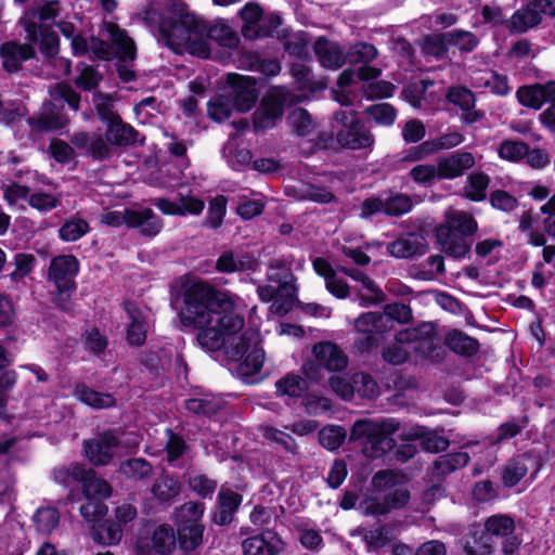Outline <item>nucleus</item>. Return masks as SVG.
Segmentation results:
<instances>
[{"label":"nucleus","mask_w":555,"mask_h":555,"mask_svg":"<svg viewBox=\"0 0 555 555\" xmlns=\"http://www.w3.org/2000/svg\"><path fill=\"white\" fill-rule=\"evenodd\" d=\"M233 296L204 281H195L183 288V308L179 318L184 326L197 330L199 347L222 345L245 325L244 318L234 312Z\"/></svg>","instance_id":"1"},{"label":"nucleus","mask_w":555,"mask_h":555,"mask_svg":"<svg viewBox=\"0 0 555 555\" xmlns=\"http://www.w3.org/2000/svg\"><path fill=\"white\" fill-rule=\"evenodd\" d=\"M478 231V222L467 211L453 210L447 212L443 223L435 231V237L441 250L449 257L461 259L470 251V243L465 238Z\"/></svg>","instance_id":"2"},{"label":"nucleus","mask_w":555,"mask_h":555,"mask_svg":"<svg viewBox=\"0 0 555 555\" xmlns=\"http://www.w3.org/2000/svg\"><path fill=\"white\" fill-rule=\"evenodd\" d=\"M400 429V422L386 418L382 422L358 420L350 428V441H361L363 453L371 459H379L391 452L397 442L392 435Z\"/></svg>","instance_id":"3"},{"label":"nucleus","mask_w":555,"mask_h":555,"mask_svg":"<svg viewBox=\"0 0 555 555\" xmlns=\"http://www.w3.org/2000/svg\"><path fill=\"white\" fill-rule=\"evenodd\" d=\"M157 30L170 50L180 52L190 36L201 35L205 29L202 20L190 13L185 3L179 2L172 12L159 16Z\"/></svg>","instance_id":"4"},{"label":"nucleus","mask_w":555,"mask_h":555,"mask_svg":"<svg viewBox=\"0 0 555 555\" xmlns=\"http://www.w3.org/2000/svg\"><path fill=\"white\" fill-rule=\"evenodd\" d=\"M55 482L64 488L72 485H81L85 491V499L102 501L112 495L113 488L108 481L99 478L92 467L85 464L72 462L68 466H62L53 470Z\"/></svg>","instance_id":"5"},{"label":"nucleus","mask_w":555,"mask_h":555,"mask_svg":"<svg viewBox=\"0 0 555 555\" xmlns=\"http://www.w3.org/2000/svg\"><path fill=\"white\" fill-rule=\"evenodd\" d=\"M104 29L109 36V42L100 37H90V50L100 61L133 63L137 60V46L128 31L113 22H105Z\"/></svg>","instance_id":"6"},{"label":"nucleus","mask_w":555,"mask_h":555,"mask_svg":"<svg viewBox=\"0 0 555 555\" xmlns=\"http://www.w3.org/2000/svg\"><path fill=\"white\" fill-rule=\"evenodd\" d=\"M289 99L291 93L283 88H270L251 115L254 132L258 134L275 128L283 119Z\"/></svg>","instance_id":"7"},{"label":"nucleus","mask_w":555,"mask_h":555,"mask_svg":"<svg viewBox=\"0 0 555 555\" xmlns=\"http://www.w3.org/2000/svg\"><path fill=\"white\" fill-rule=\"evenodd\" d=\"M392 323L379 311L362 312L353 322L356 333L352 347H385L386 335Z\"/></svg>","instance_id":"8"},{"label":"nucleus","mask_w":555,"mask_h":555,"mask_svg":"<svg viewBox=\"0 0 555 555\" xmlns=\"http://www.w3.org/2000/svg\"><path fill=\"white\" fill-rule=\"evenodd\" d=\"M120 436L116 429L107 428L93 438L82 441L83 455L94 467H104L112 463L116 450L120 448Z\"/></svg>","instance_id":"9"},{"label":"nucleus","mask_w":555,"mask_h":555,"mask_svg":"<svg viewBox=\"0 0 555 555\" xmlns=\"http://www.w3.org/2000/svg\"><path fill=\"white\" fill-rule=\"evenodd\" d=\"M210 357L214 353L223 352L230 369L235 370L244 380L260 373L264 360V349H206Z\"/></svg>","instance_id":"10"},{"label":"nucleus","mask_w":555,"mask_h":555,"mask_svg":"<svg viewBox=\"0 0 555 555\" xmlns=\"http://www.w3.org/2000/svg\"><path fill=\"white\" fill-rule=\"evenodd\" d=\"M18 25L25 30L28 43L39 44V52L46 60L50 61L59 55L60 37L51 25L36 23L29 17L20 18Z\"/></svg>","instance_id":"11"},{"label":"nucleus","mask_w":555,"mask_h":555,"mask_svg":"<svg viewBox=\"0 0 555 555\" xmlns=\"http://www.w3.org/2000/svg\"><path fill=\"white\" fill-rule=\"evenodd\" d=\"M314 356L313 360H307L302 364V373L306 378L312 382H319L323 375L322 371L341 372L349 362L348 356L344 349H311Z\"/></svg>","instance_id":"12"},{"label":"nucleus","mask_w":555,"mask_h":555,"mask_svg":"<svg viewBox=\"0 0 555 555\" xmlns=\"http://www.w3.org/2000/svg\"><path fill=\"white\" fill-rule=\"evenodd\" d=\"M227 83L232 90L229 95L234 108L240 113L249 112L259 99V88L256 78L241 74H229Z\"/></svg>","instance_id":"13"},{"label":"nucleus","mask_w":555,"mask_h":555,"mask_svg":"<svg viewBox=\"0 0 555 555\" xmlns=\"http://www.w3.org/2000/svg\"><path fill=\"white\" fill-rule=\"evenodd\" d=\"M37 57L34 46L28 42L8 40L0 44L2 69L8 74H16L23 68V63Z\"/></svg>","instance_id":"14"},{"label":"nucleus","mask_w":555,"mask_h":555,"mask_svg":"<svg viewBox=\"0 0 555 555\" xmlns=\"http://www.w3.org/2000/svg\"><path fill=\"white\" fill-rule=\"evenodd\" d=\"M44 111L37 116L27 118V124L34 133H46L52 131L63 130L68 126V118L62 114L63 107H57L51 101L43 104Z\"/></svg>","instance_id":"15"},{"label":"nucleus","mask_w":555,"mask_h":555,"mask_svg":"<svg viewBox=\"0 0 555 555\" xmlns=\"http://www.w3.org/2000/svg\"><path fill=\"white\" fill-rule=\"evenodd\" d=\"M428 243L422 234L406 233L387 245V251L397 259H412L425 255Z\"/></svg>","instance_id":"16"},{"label":"nucleus","mask_w":555,"mask_h":555,"mask_svg":"<svg viewBox=\"0 0 555 555\" xmlns=\"http://www.w3.org/2000/svg\"><path fill=\"white\" fill-rule=\"evenodd\" d=\"M80 263L76 256L72 254L54 256L50 260L47 279L54 286L76 283L75 278L78 275Z\"/></svg>","instance_id":"17"},{"label":"nucleus","mask_w":555,"mask_h":555,"mask_svg":"<svg viewBox=\"0 0 555 555\" xmlns=\"http://www.w3.org/2000/svg\"><path fill=\"white\" fill-rule=\"evenodd\" d=\"M440 180H453L462 177L466 170L476 164L473 153L467 151H455L450 155L440 157L437 160Z\"/></svg>","instance_id":"18"},{"label":"nucleus","mask_w":555,"mask_h":555,"mask_svg":"<svg viewBox=\"0 0 555 555\" xmlns=\"http://www.w3.org/2000/svg\"><path fill=\"white\" fill-rule=\"evenodd\" d=\"M518 102L528 108L540 109L555 96V80L521 86L516 91Z\"/></svg>","instance_id":"19"},{"label":"nucleus","mask_w":555,"mask_h":555,"mask_svg":"<svg viewBox=\"0 0 555 555\" xmlns=\"http://www.w3.org/2000/svg\"><path fill=\"white\" fill-rule=\"evenodd\" d=\"M243 495L232 489H222L217 495V509L211 515V521L220 527L229 526L240 509Z\"/></svg>","instance_id":"20"},{"label":"nucleus","mask_w":555,"mask_h":555,"mask_svg":"<svg viewBox=\"0 0 555 555\" xmlns=\"http://www.w3.org/2000/svg\"><path fill=\"white\" fill-rule=\"evenodd\" d=\"M104 137L111 145L118 147L143 146L145 144V137L122 119L116 122V126L106 129Z\"/></svg>","instance_id":"21"},{"label":"nucleus","mask_w":555,"mask_h":555,"mask_svg":"<svg viewBox=\"0 0 555 555\" xmlns=\"http://www.w3.org/2000/svg\"><path fill=\"white\" fill-rule=\"evenodd\" d=\"M336 141L343 149L362 150L373 146L375 139L361 120L358 126L350 129H339L336 132Z\"/></svg>","instance_id":"22"},{"label":"nucleus","mask_w":555,"mask_h":555,"mask_svg":"<svg viewBox=\"0 0 555 555\" xmlns=\"http://www.w3.org/2000/svg\"><path fill=\"white\" fill-rule=\"evenodd\" d=\"M437 336L438 324L433 321H422L415 326L397 332L395 335V340L399 345L413 344L417 341H429L428 347H435L433 343Z\"/></svg>","instance_id":"23"},{"label":"nucleus","mask_w":555,"mask_h":555,"mask_svg":"<svg viewBox=\"0 0 555 555\" xmlns=\"http://www.w3.org/2000/svg\"><path fill=\"white\" fill-rule=\"evenodd\" d=\"M177 540L179 547L184 552H192L203 543L205 527L194 519L177 520Z\"/></svg>","instance_id":"24"},{"label":"nucleus","mask_w":555,"mask_h":555,"mask_svg":"<svg viewBox=\"0 0 555 555\" xmlns=\"http://www.w3.org/2000/svg\"><path fill=\"white\" fill-rule=\"evenodd\" d=\"M256 266V258L248 253L236 257L232 250H224L217 258L215 269L219 273H235L255 270Z\"/></svg>","instance_id":"25"},{"label":"nucleus","mask_w":555,"mask_h":555,"mask_svg":"<svg viewBox=\"0 0 555 555\" xmlns=\"http://www.w3.org/2000/svg\"><path fill=\"white\" fill-rule=\"evenodd\" d=\"M73 395L81 403L95 410L109 409L116 405L114 395L96 391L85 383H77L74 387Z\"/></svg>","instance_id":"26"},{"label":"nucleus","mask_w":555,"mask_h":555,"mask_svg":"<svg viewBox=\"0 0 555 555\" xmlns=\"http://www.w3.org/2000/svg\"><path fill=\"white\" fill-rule=\"evenodd\" d=\"M90 535L100 545H116L122 537V528L109 518H101L91 526Z\"/></svg>","instance_id":"27"},{"label":"nucleus","mask_w":555,"mask_h":555,"mask_svg":"<svg viewBox=\"0 0 555 555\" xmlns=\"http://www.w3.org/2000/svg\"><path fill=\"white\" fill-rule=\"evenodd\" d=\"M313 51L322 66L331 69H338L345 64V55L338 46L332 44L326 37H319Z\"/></svg>","instance_id":"28"},{"label":"nucleus","mask_w":555,"mask_h":555,"mask_svg":"<svg viewBox=\"0 0 555 555\" xmlns=\"http://www.w3.org/2000/svg\"><path fill=\"white\" fill-rule=\"evenodd\" d=\"M181 491V482L177 476L163 473L154 481L151 492L160 503H171Z\"/></svg>","instance_id":"29"},{"label":"nucleus","mask_w":555,"mask_h":555,"mask_svg":"<svg viewBox=\"0 0 555 555\" xmlns=\"http://www.w3.org/2000/svg\"><path fill=\"white\" fill-rule=\"evenodd\" d=\"M166 349L154 351L150 349L144 352L141 365L151 374L157 386L164 385V376L170 365V359L165 354Z\"/></svg>","instance_id":"30"},{"label":"nucleus","mask_w":555,"mask_h":555,"mask_svg":"<svg viewBox=\"0 0 555 555\" xmlns=\"http://www.w3.org/2000/svg\"><path fill=\"white\" fill-rule=\"evenodd\" d=\"M529 416L524 414L500 424L495 433L489 436V443L491 446H499L517 437L529 425Z\"/></svg>","instance_id":"31"},{"label":"nucleus","mask_w":555,"mask_h":555,"mask_svg":"<svg viewBox=\"0 0 555 555\" xmlns=\"http://www.w3.org/2000/svg\"><path fill=\"white\" fill-rule=\"evenodd\" d=\"M117 473L127 480L143 481L152 477L153 465L144 457L121 461Z\"/></svg>","instance_id":"32"},{"label":"nucleus","mask_w":555,"mask_h":555,"mask_svg":"<svg viewBox=\"0 0 555 555\" xmlns=\"http://www.w3.org/2000/svg\"><path fill=\"white\" fill-rule=\"evenodd\" d=\"M533 4L534 1H531L527 7L514 12L509 25L512 33L524 34L541 23L542 16L539 15V10Z\"/></svg>","instance_id":"33"},{"label":"nucleus","mask_w":555,"mask_h":555,"mask_svg":"<svg viewBox=\"0 0 555 555\" xmlns=\"http://www.w3.org/2000/svg\"><path fill=\"white\" fill-rule=\"evenodd\" d=\"M308 388L307 380L295 373H287L275 382V395L278 397L298 399L307 392Z\"/></svg>","instance_id":"34"},{"label":"nucleus","mask_w":555,"mask_h":555,"mask_svg":"<svg viewBox=\"0 0 555 555\" xmlns=\"http://www.w3.org/2000/svg\"><path fill=\"white\" fill-rule=\"evenodd\" d=\"M276 534L267 532L266 534H256L245 539L242 542L244 555H278L280 550L272 543Z\"/></svg>","instance_id":"35"},{"label":"nucleus","mask_w":555,"mask_h":555,"mask_svg":"<svg viewBox=\"0 0 555 555\" xmlns=\"http://www.w3.org/2000/svg\"><path fill=\"white\" fill-rule=\"evenodd\" d=\"M491 179L483 171H475L467 176L466 185L464 186V197L470 202H483L487 198V190Z\"/></svg>","instance_id":"36"},{"label":"nucleus","mask_w":555,"mask_h":555,"mask_svg":"<svg viewBox=\"0 0 555 555\" xmlns=\"http://www.w3.org/2000/svg\"><path fill=\"white\" fill-rule=\"evenodd\" d=\"M448 46L449 31L424 35L420 42L422 53L426 56H433L438 61L447 56Z\"/></svg>","instance_id":"37"},{"label":"nucleus","mask_w":555,"mask_h":555,"mask_svg":"<svg viewBox=\"0 0 555 555\" xmlns=\"http://www.w3.org/2000/svg\"><path fill=\"white\" fill-rule=\"evenodd\" d=\"M89 222L78 215L64 220L59 229V238L63 242L72 243L80 240L90 232Z\"/></svg>","instance_id":"38"},{"label":"nucleus","mask_w":555,"mask_h":555,"mask_svg":"<svg viewBox=\"0 0 555 555\" xmlns=\"http://www.w3.org/2000/svg\"><path fill=\"white\" fill-rule=\"evenodd\" d=\"M470 457L466 452H453L439 455L433 463L438 476H447L462 467H465Z\"/></svg>","instance_id":"39"},{"label":"nucleus","mask_w":555,"mask_h":555,"mask_svg":"<svg viewBox=\"0 0 555 555\" xmlns=\"http://www.w3.org/2000/svg\"><path fill=\"white\" fill-rule=\"evenodd\" d=\"M178 543L177 532L170 525L158 526L152 537V544L155 552L159 555H169Z\"/></svg>","instance_id":"40"},{"label":"nucleus","mask_w":555,"mask_h":555,"mask_svg":"<svg viewBox=\"0 0 555 555\" xmlns=\"http://www.w3.org/2000/svg\"><path fill=\"white\" fill-rule=\"evenodd\" d=\"M202 25L204 26L203 34H206L208 39L216 41L219 46L233 49L236 48L240 43V38L228 25H212L208 26L204 21H202Z\"/></svg>","instance_id":"41"},{"label":"nucleus","mask_w":555,"mask_h":555,"mask_svg":"<svg viewBox=\"0 0 555 555\" xmlns=\"http://www.w3.org/2000/svg\"><path fill=\"white\" fill-rule=\"evenodd\" d=\"M485 532L491 535L503 538L511 534L516 530V525L513 516L509 514H494L485 520Z\"/></svg>","instance_id":"42"},{"label":"nucleus","mask_w":555,"mask_h":555,"mask_svg":"<svg viewBox=\"0 0 555 555\" xmlns=\"http://www.w3.org/2000/svg\"><path fill=\"white\" fill-rule=\"evenodd\" d=\"M463 550L465 555H491V538L485 530H473L467 537Z\"/></svg>","instance_id":"43"},{"label":"nucleus","mask_w":555,"mask_h":555,"mask_svg":"<svg viewBox=\"0 0 555 555\" xmlns=\"http://www.w3.org/2000/svg\"><path fill=\"white\" fill-rule=\"evenodd\" d=\"M60 517L56 507H39L33 516V521L38 532L50 534L59 526Z\"/></svg>","instance_id":"44"},{"label":"nucleus","mask_w":555,"mask_h":555,"mask_svg":"<svg viewBox=\"0 0 555 555\" xmlns=\"http://www.w3.org/2000/svg\"><path fill=\"white\" fill-rule=\"evenodd\" d=\"M353 393L357 392L361 398L375 399L380 390L377 382L370 373L357 372L351 377Z\"/></svg>","instance_id":"45"},{"label":"nucleus","mask_w":555,"mask_h":555,"mask_svg":"<svg viewBox=\"0 0 555 555\" xmlns=\"http://www.w3.org/2000/svg\"><path fill=\"white\" fill-rule=\"evenodd\" d=\"M184 406L190 413L211 418L221 411L223 403L217 399L190 398Z\"/></svg>","instance_id":"46"},{"label":"nucleus","mask_w":555,"mask_h":555,"mask_svg":"<svg viewBox=\"0 0 555 555\" xmlns=\"http://www.w3.org/2000/svg\"><path fill=\"white\" fill-rule=\"evenodd\" d=\"M529 152V144L521 140H503L498 149L500 158L511 163H519L525 159Z\"/></svg>","instance_id":"47"},{"label":"nucleus","mask_w":555,"mask_h":555,"mask_svg":"<svg viewBox=\"0 0 555 555\" xmlns=\"http://www.w3.org/2000/svg\"><path fill=\"white\" fill-rule=\"evenodd\" d=\"M346 436L347 431L343 426L328 425L319 430L318 439L324 449L336 451L343 446Z\"/></svg>","instance_id":"48"},{"label":"nucleus","mask_w":555,"mask_h":555,"mask_svg":"<svg viewBox=\"0 0 555 555\" xmlns=\"http://www.w3.org/2000/svg\"><path fill=\"white\" fill-rule=\"evenodd\" d=\"M94 98L101 100L95 104V111L100 121L106 126V129L116 126V122H119L122 118L113 109L111 95L98 92L94 94Z\"/></svg>","instance_id":"49"},{"label":"nucleus","mask_w":555,"mask_h":555,"mask_svg":"<svg viewBox=\"0 0 555 555\" xmlns=\"http://www.w3.org/2000/svg\"><path fill=\"white\" fill-rule=\"evenodd\" d=\"M229 95L218 94L207 103V114L209 118L217 122L227 120L234 108Z\"/></svg>","instance_id":"50"},{"label":"nucleus","mask_w":555,"mask_h":555,"mask_svg":"<svg viewBox=\"0 0 555 555\" xmlns=\"http://www.w3.org/2000/svg\"><path fill=\"white\" fill-rule=\"evenodd\" d=\"M77 68L80 70L75 78L76 87L83 91H92L100 86L103 75L96 68L82 62L78 63Z\"/></svg>","instance_id":"51"},{"label":"nucleus","mask_w":555,"mask_h":555,"mask_svg":"<svg viewBox=\"0 0 555 555\" xmlns=\"http://www.w3.org/2000/svg\"><path fill=\"white\" fill-rule=\"evenodd\" d=\"M167 441L165 444L166 457L169 463H175L180 460L189 450L185 439L173 431L172 428L165 430Z\"/></svg>","instance_id":"52"},{"label":"nucleus","mask_w":555,"mask_h":555,"mask_svg":"<svg viewBox=\"0 0 555 555\" xmlns=\"http://www.w3.org/2000/svg\"><path fill=\"white\" fill-rule=\"evenodd\" d=\"M364 113L372 117L377 125L390 127L397 118V109L390 103L383 102L365 107Z\"/></svg>","instance_id":"53"},{"label":"nucleus","mask_w":555,"mask_h":555,"mask_svg":"<svg viewBox=\"0 0 555 555\" xmlns=\"http://www.w3.org/2000/svg\"><path fill=\"white\" fill-rule=\"evenodd\" d=\"M77 289V283L70 284H61L60 286H55V291L51 294V302L61 311L73 314L74 313V302L72 300V295Z\"/></svg>","instance_id":"54"},{"label":"nucleus","mask_w":555,"mask_h":555,"mask_svg":"<svg viewBox=\"0 0 555 555\" xmlns=\"http://www.w3.org/2000/svg\"><path fill=\"white\" fill-rule=\"evenodd\" d=\"M261 343V334L255 327L242 328L240 332L229 337V341L222 345L219 340L217 347H258Z\"/></svg>","instance_id":"55"},{"label":"nucleus","mask_w":555,"mask_h":555,"mask_svg":"<svg viewBox=\"0 0 555 555\" xmlns=\"http://www.w3.org/2000/svg\"><path fill=\"white\" fill-rule=\"evenodd\" d=\"M130 323L126 328V339L130 346L142 347L147 335V323L141 315L130 314Z\"/></svg>","instance_id":"56"},{"label":"nucleus","mask_w":555,"mask_h":555,"mask_svg":"<svg viewBox=\"0 0 555 555\" xmlns=\"http://www.w3.org/2000/svg\"><path fill=\"white\" fill-rule=\"evenodd\" d=\"M188 486L201 499L211 500L217 490L218 482L205 474H196L189 477Z\"/></svg>","instance_id":"57"},{"label":"nucleus","mask_w":555,"mask_h":555,"mask_svg":"<svg viewBox=\"0 0 555 555\" xmlns=\"http://www.w3.org/2000/svg\"><path fill=\"white\" fill-rule=\"evenodd\" d=\"M227 203L224 195H217L209 202L207 217L204 221L205 227L216 230L222 225L227 214Z\"/></svg>","instance_id":"58"},{"label":"nucleus","mask_w":555,"mask_h":555,"mask_svg":"<svg viewBox=\"0 0 555 555\" xmlns=\"http://www.w3.org/2000/svg\"><path fill=\"white\" fill-rule=\"evenodd\" d=\"M413 208L412 197L404 193H396L385 199V215L387 217H401Z\"/></svg>","instance_id":"59"},{"label":"nucleus","mask_w":555,"mask_h":555,"mask_svg":"<svg viewBox=\"0 0 555 555\" xmlns=\"http://www.w3.org/2000/svg\"><path fill=\"white\" fill-rule=\"evenodd\" d=\"M447 99L450 103L459 106L462 112L472 111L476 106L475 93L464 86L449 88Z\"/></svg>","instance_id":"60"},{"label":"nucleus","mask_w":555,"mask_h":555,"mask_svg":"<svg viewBox=\"0 0 555 555\" xmlns=\"http://www.w3.org/2000/svg\"><path fill=\"white\" fill-rule=\"evenodd\" d=\"M12 362L9 349H0V391L10 392L17 383V373L9 369Z\"/></svg>","instance_id":"61"},{"label":"nucleus","mask_w":555,"mask_h":555,"mask_svg":"<svg viewBox=\"0 0 555 555\" xmlns=\"http://www.w3.org/2000/svg\"><path fill=\"white\" fill-rule=\"evenodd\" d=\"M449 44L457 47L462 53H470L478 47L479 40L472 31L454 29L449 31Z\"/></svg>","instance_id":"62"},{"label":"nucleus","mask_w":555,"mask_h":555,"mask_svg":"<svg viewBox=\"0 0 555 555\" xmlns=\"http://www.w3.org/2000/svg\"><path fill=\"white\" fill-rule=\"evenodd\" d=\"M49 153L51 157L61 165H66L76 158L74 147L66 141L59 138L50 140Z\"/></svg>","instance_id":"63"},{"label":"nucleus","mask_w":555,"mask_h":555,"mask_svg":"<svg viewBox=\"0 0 555 555\" xmlns=\"http://www.w3.org/2000/svg\"><path fill=\"white\" fill-rule=\"evenodd\" d=\"M409 177L417 184L431 185L436 179L440 180L438 165L421 164L409 171Z\"/></svg>","instance_id":"64"}]
</instances>
